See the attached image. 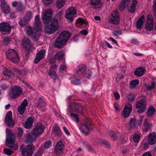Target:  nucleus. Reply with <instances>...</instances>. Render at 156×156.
<instances>
[{"label": "nucleus", "instance_id": "nucleus-1", "mask_svg": "<svg viewBox=\"0 0 156 156\" xmlns=\"http://www.w3.org/2000/svg\"><path fill=\"white\" fill-rule=\"evenodd\" d=\"M63 11L61 10L56 12V16L52 18L53 12L51 9H48L43 14L42 19L43 22L45 23H48L50 21V25L47 24L45 26L44 32L48 34H51L54 33L58 29L59 23L58 21L60 20Z\"/></svg>", "mask_w": 156, "mask_h": 156}, {"label": "nucleus", "instance_id": "nucleus-2", "mask_svg": "<svg viewBox=\"0 0 156 156\" xmlns=\"http://www.w3.org/2000/svg\"><path fill=\"white\" fill-rule=\"evenodd\" d=\"M68 111L71 112L70 116L71 119L76 122H78V115L77 113L78 112V105L75 102H69Z\"/></svg>", "mask_w": 156, "mask_h": 156}, {"label": "nucleus", "instance_id": "nucleus-3", "mask_svg": "<svg viewBox=\"0 0 156 156\" xmlns=\"http://www.w3.org/2000/svg\"><path fill=\"white\" fill-rule=\"evenodd\" d=\"M22 92V88L18 85H15L11 87L9 94L10 98L13 99L18 97Z\"/></svg>", "mask_w": 156, "mask_h": 156}, {"label": "nucleus", "instance_id": "nucleus-4", "mask_svg": "<svg viewBox=\"0 0 156 156\" xmlns=\"http://www.w3.org/2000/svg\"><path fill=\"white\" fill-rule=\"evenodd\" d=\"M6 56L8 59L13 62L16 63L20 61L18 54L16 51L13 49H10L6 52Z\"/></svg>", "mask_w": 156, "mask_h": 156}, {"label": "nucleus", "instance_id": "nucleus-5", "mask_svg": "<svg viewBox=\"0 0 156 156\" xmlns=\"http://www.w3.org/2000/svg\"><path fill=\"white\" fill-rule=\"evenodd\" d=\"M20 148L23 156H31L34 151V147L33 144H30L22 150V145L21 146Z\"/></svg>", "mask_w": 156, "mask_h": 156}, {"label": "nucleus", "instance_id": "nucleus-6", "mask_svg": "<svg viewBox=\"0 0 156 156\" xmlns=\"http://www.w3.org/2000/svg\"><path fill=\"white\" fill-rule=\"evenodd\" d=\"M12 27L8 23L3 22L0 23V32L3 35L9 34Z\"/></svg>", "mask_w": 156, "mask_h": 156}, {"label": "nucleus", "instance_id": "nucleus-7", "mask_svg": "<svg viewBox=\"0 0 156 156\" xmlns=\"http://www.w3.org/2000/svg\"><path fill=\"white\" fill-rule=\"evenodd\" d=\"M4 122L6 126L12 128L15 124V121L12 117V112L11 111L8 112L5 115Z\"/></svg>", "mask_w": 156, "mask_h": 156}, {"label": "nucleus", "instance_id": "nucleus-8", "mask_svg": "<svg viewBox=\"0 0 156 156\" xmlns=\"http://www.w3.org/2000/svg\"><path fill=\"white\" fill-rule=\"evenodd\" d=\"M144 98L139 100L136 103V108H140L137 111L139 113L144 112L146 108V99L145 96H144Z\"/></svg>", "mask_w": 156, "mask_h": 156}, {"label": "nucleus", "instance_id": "nucleus-9", "mask_svg": "<svg viewBox=\"0 0 156 156\" xmlns=\"http://www.w3.org/2000/svg\"><path fill=\"white\" fill-rule=\"evenodd\" d=\"M76 13V10L73 7L69 8L65 12V17L66 18L72 21L74 18L73 16Z\"/></svg>", "mask_w": 156, "mask_h": 156}, {"label": "nucleus", "instance_id": "nucleus-10", "mask_svg": "<svg viewBox=\"0 0 156 156\" xmlns=\"http://www.w3.org/2000/svg\"><path fill=\"white\" fill-rule=\"evenodd\" d=\"M6 133V142L8 145L13 144L15 142V138L14 136L13 133L10 131L9 128H6L5 130Z\"/></svg>", "mask_w": 156, "mask_h": 156}, {"label": "nucleus", "instance_id": "nucleus-11", "mask_svg": "<svg viewBox=\"0 0 156 156\" xmlns=\"http://www.w3.org/2000/svg\"><path fill=\"white\" fill-rule=\"evenodd\" d=\"M44 128L43 125L41 124H38L36 125L33 129L32 135L37 137L42 134L44 131Z\"/></svg>", "mask_w": 156, "mask_h": 156}, {"label": "nucleus", "instance_id": "nucleus-12", "mask_svg": "<svg viewBox=\"0 0 156 156\" xmlns=\"http://www.w3.org/2000/svg\"><path fill=\"white\" fill-rule=\"evenodd\" d=\"M27 33L29 36L32 37L34 41H37L39 38V34H37V32L33 29L30 27L27 28Z\"/></svg>", "mask_w": 156, "mask_h": 156}, {"label": "nucleus", "instance_id": "nucleus-13", "mask_svg": "<svg viewBox=\"0 0 156 156\" xmlns=\"http://www.w3.org/2000/svg\"><path fill=\"white\" fill-rule=\"evenodd\" d=\"M58 66L55 64L51 66L48 73V75L54 80L58 78V76L55 72L57 70Z\"/></svg>", "mask_w": 156, "mask_h": 156}, {"label": "nucleus", "instance_id": "nucleus-14", "mask_svg": "<svg viewBox=\"0 0 156 156\" xmlns=\"http://www.w3.org/2000/svg\"><path fill=\"white\" fill-rule=\"evenodd\" d=\"M91 122L90 120L86 122V124H83L80 126V129L81 132L85 135H88L90 134V129L87 125L91 126L90 124Z\"/></svg>", "mask_w": 156, "mask_h": 156}, {"label": "nucleus", "instance_id": "nucleus-15", "mask_svg": "<svg viewBox=\"0 0 156 156\" xmlns=\"http://www.w3.org/2000/svg\"><path fill=\"white\" fill-rule=\"evenodd\" d=\"M22 44L23 47L27 50L28 53L30 52L32 46L29 38L27 37H24L22 39Z\"/></svg>", "mask_w": 156, "mask_h": 156}, {"label": "nucleus", "instance_id": "nucleus-16", "mask_svg": "<svg viewBox=\"0 0 156 156\" xmlns=\"http://www.w3.org/2000/svg\"><path fill=\"white\" fill-rule=\"evenodd\" d=\"M154 22L152 17L151 15H149L147 16V23L146 25V29L150 31L153 29V25Z\"/></svg>", "mask_w": 156, "mask_h": 156}, {"label": "nucleus", "instance_id": "nucleus-17", "mask_svg": "<svg viewBox=\"0 0 156 156\" xmlns=\"http://www.w3.org/2000/svg\"><path fill=\"white\" fill-rule=\"evenodd\" d=\"M132 110V105L129 103L126 104L125 106L123 111V115L125 118L128 117Z\"/></svg>", "mask_w": 156, "mask_h": 156}, {"label": "nucleus", "instance_id": "nucleus-18", "mask_svg": "<svg viewBox=\"0 0 156 156\" xmlns=\"http://www.w3.org/2000/svg\"><path fill=\"white\" fill-rule=\"evenodd\" d=\"M45 53L46 51L44 50H41L38 51L37 54L34 62L36 64L38 63L42 59L44 58Z\"/></svg>", "mask_w": 156, "mask_h": 156}, {"label": "nucleus", "instance_id": "nucleus-19", "mask_svg": "<svg viewBox=\"0 0 156 156\" xmlns=\"http://www.w3.org/2000/svg\"><path fill=\"white\" fill-rule=\"evenodd\" d=\"M27 106V100L24 99L23 101L22 102L21 105L18 107V111L20 115H23Z\"/></svg>", "mask_w": 156, "mask_h": 156}, {"label": "nucleus", "instance_id": "nucleus-20", "mask_svg": "<svg viewBox=\"0 0 156 156\" xmlns=\"http://www.w3.org/2000/svg\"><path fill=\"white\" fill-rule=\"evenodd\" d=\"M63 148V145L62 141H59L56 145L54 153L57 154H60L62 151Z\"/></svg>", "mask_w": 156, "mask_h": 156}, {"label": "nucleus", "instance_id": "nucleus-21", "mask_svg": "<svg viewBox=\"0 0 156 156\" xmlns=\"http://www.w3.org/2000/svg\"><path fill=\"white\" fill-rule=\"evenodd\" d=\"M71 35L70 33L66 30H65L61 33L59 35L58 37L62 40H65L66 41V42L69 39Z\"/></svg>", "mask_w": 156, "mask_h": 156}, {"label": "nucleus", "instance_id": "nucleus-22", "mask_svg": "<svg viewBox=\"0 0 156 156\" xmlns=\"http://www.w3.org/2000/svg\"><path fill=\"white\" fill-rule=\"evenodd\" d=\"M148 140L150 144L153 145L155 144L156 141V134L152 133L148 136Z\"/></svg>", "mask_w": 156, "mask_h": 156}, {"label": "nucleus", "instance_id": "nucleus-23", "mask_svg": "<svg viewBox=\"0 0 156 156\" xmlns=\"http://www.w3.org/2000/svg\"><path fill=\"white\" fill-rule=\"evenodd\" d=\"M66 43V41L65 40H62L58 37L55 41L54 44V47L58 48H60L63 47V45Z\"/></svg>", "mask_w": 156, "mask_h": 156}, {"label": "nucleus", "instance_id": "nucleus-24", "mask_svg": "<svg viewBox=\"0 0 156 156\" xmlns=\"http://www.w3.org/2000/svg\"><path fill=\"white\" fill-rule=\"evenodd\" d=\"M1 9L3 12L5 14H8L10 12L9 7L4 1L2 2L1 4Z\"/></svg>", "mask_w": 156, "mask_h": 156}, {"label": "nucleus", "instance_id": "nucleus-25", "mask_svg": "<svg viewBox=\"0 0 156 156\" xmlns=\"http://www.w3.org/2000/svg\"><path fill=\"white\" fill-rule=\"evenodd\" d=\"M33 122L34 120L32 117H29L25 123L24 126L25 128L27 129L30 128L32 126Z\"/></svg>", "mask_w": 156, "mask_h": 156}, {"label": "nucleus", "instance_id": "nucleus-26", "mask_svg": "<svg viewBox=\"0 0 156 156\" xmlns=\"http://www.w3.org/2000/svg\"><path fill=\"white\" fill-rule=\"evenodd\" d=\"M145 69L144 67H140L138 68L134 72L135 75L138 76H142L144 74Z\"/></svg>", "mask_w": 156, "mask_h": 156}, {"label": "nucleus", "instance_id": "nucleus-27", "mask_svg": "<svg viewBox=\"0 0 156 156\" xmlns=\"http://www.w3.org/2000/svg\"><path fill=\"white\" fill-rule=\"evenodd\" d=\"M130 0H122L121 2L119 5V7L120 11H122L125 9V6L128 4Z\"/></svg>", "mask_w": 156, "mask_h": 156}, {"label": "nucleus", "instance_id": "nucleus-28", "mask_svg": "<svg viewBox=\"0 0 156 156\" xmlns=\"http://www.w3.org/2000/svg\"><path fill=\"white\" fill-rule=\"evenodd\" d=\"M90 3L94 8H99L101 5L100 0H90Z\"/></svg>", "mask_w": 156, "mask_h": 156}, {"label": "nucleus", "instance_id": "nucleus-29", "mask_svg": "<svg viewBox=\"0 0 156 156\" xmlns=\"http://www.w3.org/2000/svg\"><path fill=\"white\" fill-rule=\"evenodd\" d=\"M64 53L63 51L57 52L55 55V58L57 60H61L63 59Z\"/></svg>", "mask_w": 156, "mask_h": 156}, {"label": "nucleus", "instance_id": "nucleus-30", "mask_svg": "<svg viewBox=\"0 0 156 156\" xmlns=\"http://www.w3.org/2000/svg\"><path fill=\"white\" fill-rule=\"evenodd\" d=\"M144 15L141 16L138 19L136 23V27L138 29H140L141 28L144 22Z\"/></svg>", "mask_w": 156, "mask_h": 156}, {"label": "nucleus", "instance_id": "nucleus-31", "mask_svg": "<svg viewBox=\"0 0 156 156\" xmlns=\"http://www.w3.org/2000/svg\"><path fill=\"white\" fill-rule=\"evenodd\" d=\"M86 69V66L83 64H81L79 66V76H81L84 74Z\"/></svg>", "mask_w": 156, "mask_h": 156}, {"label": "nucleus", "instance_id": "nucleus-32", "mask_svg": "<svg viewBox=\"0 0 156 156\" xmlns=\"http://www.w3.org/2000/svg\"><path fill=\"white\" fill-rule=\"evenodd\" d=\"M137 3L136 0H133L132 5L128 8L129 12L133 13L136 9V6Z\"/></svg>", "mask_w": 156, "mask_h": 156}, {"label": "nucleus", "instance_id": "nucleus-33", "mask_svg": "<svg viewBox=\"0 0 156 156\" xmlns=\"http://www.w3.org/2000/svg\"><path fill=\"white\" fill-rule=\"evenodd\" d=\"M119 21V17H111L109 20V22L112 24L117 25Z\"/></svg>", "mask_w": 156, "mask_h": 156}, {"label": "nucleus", "instance_id": "nucleus-34", "mask_svg": "<svg viewBox=\"0 0 156 156\" xmlns=\"http://www.w3.org/2000/svg\"><path fill=\"white\" fill-rule=\"evenodd\" d=\"M139 81L138 80L132 81L129 83V87L130 88H135L139 84Z\"/></svg>", "mask_w": 156, "mask_h": 156}, {"label": "nucleus", "instance_id": "nucleus-35", "mask_svg": "<svg viewBox=\"0 0 156 156\" xmlns=\"http://www.w3.org/2000/svg\"><path fill=\"white\" fill-rule=\"evenodd\" d=\"M65 3V0H57L56 7L58 9H60L64 6Z\"/></svg>", "mask_w": 156, "mask_h": 156}, {"label": "nucleus", "instance_id": "nucleus-36", "mask_svg": "<svg viewBox=\"0 0 156 156\" xmlns=\"http://www.w3.org/2000/svg\"><path fill=\"white\" fill-rule=\"evenodd\" d=\"M155 112V109L153 106H150L147 112V115L148 116L151 117Z\"/></svg>", "mask_w": 156, "mask_h": 156}, {"label": "nucleus", "instance_id": "nucleus-37", "mask_svg": "<svg viewBox=\"0 0 156 156\" xmlns=\"http://www.w3.org/2000/svg\"><path fill=\"white\" fill-rule=\"evenodd\" d=\"M3 74L4 76L9 77L13 76L14 75L13 72L9 69L5 70L3 72Z\"/></svg>", "mask_w": 156, "mask_h": 156}, {"label": "nucleus", "instance_id": "nucleus-38", "mask_svg": "<svg viewBox=\"0 0 156 156\" xmlns=\"http://www.w3.org/2000/svg\"><path fill=\"white\" fill-rule=\"evenodd\" d=\"M32 17V13L31 11H29L27 12L24 17L25 19L27 20V21L29 22Z\"/></svg>", "mask_w": 156, "mask_h": 156}, {"label": "nucleus", "instance_id": "nucleus-39", "mask_svg": "<svg viewBox=\"0 0 156 156\" xmlns=\"http://www.w3.org/2000/svg\"><path fill=\"white\" fill-rule=\"evenodd\" d=\"M129 126L130 128L134 129L136 126V121L135 118H131L130 120Z\"/></svg>", "mask_w": 156, "mask_h": 156}, {"label": "nucleus", "instance_id": "nucleus-40", "mask_svg": "<svg viewBox=\"0 0 156 156\" xmlns=\"http://www.w3.org/2000/svg\"><path fill=\"white\" fill-rule=\"evenodd\" d=\"M34 30L37 32V34H39L38 32L41 30V26L40 22L35 23L34 27Z\"/></svg>", "mask_w": 156, "mask_h": 156}, {"label": "nucleus", "instance_id": "nucleus-41", "mask_svg": "<svg viewBox=\"0 0 156 156\" xmlns=\"http://www.w3.org/2000/svg\"><path fill=\"white\" fill-rule=\"evenodd\" d=\"M54 131L55 136L58 137H60L62 136V132L60 129L58 127L54 128Z\"/></svg>", "mask_w": 156, "mask_h": 156}, {"label": "nucleus", "instance_id": "nucleus-42", "mask_svg": "<svg viewBox=\"0 0 156 156\" xmlns=\"http://www.w3.org/2000/svg\"><path fill=\"white\" fill-rule=\"evenodd\" d=\"M140 135L139 134L137 133L134 134L133 137V140L134 143H138L140 140Z\"/></svg>", "mask_w": 156, "mask_h": 156}, {"label": "nucleus", "instance_id": "nucleus-43", "mask_svg": "<svg viewBox=\"0 0 156 156\" xmlns=\"http://www.w3.org/2000/svg\"><path fill=\"white\" fill-rule=\"evenodd\" d=\"M45 103L44 100L41 98H40L38 101L37 106L38 107L41 108L45 105Z\"/></svg>", "mask_w": 156, "mask_h": 156}, {"label": "nucleus", "instance_id": "nucleus-44", "mask_svg": "<svg viewBox=\"0 0 156 156\" xmlns=\"http://www.w3.org/2000/svg\"><path fill=\"white\" fill-rule=\"evenodd\" d=\"M34 140L35 138L33 137L32 136L29 134L27 136L25 139V142H31L34 141Z\"/></svg>", "mask_w": 156, "mask_h": 156}, {"label": "nucleus", "instance_id": "nucleus-45", "mask_svg": "<svg viewBox=\"0 0 156 156\" xmlns=\"http://www.w3.org/2000/svg\"><path fill=\"white\" fill-rule=\"evenodd\" d=\"M155 83L154 82H152L151 84H149L146 86V87L147 89L149 90H152L155 88Z\"/></svg>", "mask_w": 156, "mask_h": 156}, {"label": "nucleus", "instance_id": "nucleus-46", "mask_svg": "<svg viewBox=\"0 0 156 156\" xmlns=\"http://www.w3.org/2000/svg\"><path fill=\"white\" fill-rule=\"evenodd\" d=\"M23 133V130L22 128L19 127L17 129V136L20 138L22 136Z\"/></svg>", "mask_w": 156, "mask_h": 156}, {"label": "nucleus", "instance_id": "nucleus-47", "mask_svg": "<svg viewBox=\"0 0 156 156\" xmlns=\"http://www.w3.org/2000/svg\"><path fill=\"white\" fill-rule=\"evenodd\" d=\"M27 20L25 19L24 18L23 20H21L19 21V24L21 27H24L28 23Z\"/></svg>", "mask_w": 156, "mask_h": 156}, {"label": "nucleus", "instance_id": "nucleus-48", "mask_svg": "<svg viewBox=\"0 0 156 156\" xmlns=\"http://www.w3.org/2000/svg\"><path fill=\"white\" fill-rule=\"evenodd\" d=\"M108 134L112 140H115L117 137V136L115 133L112 131H109Z\"/></svg>", "mask_w": 156, "mask_h": 156}, {"label": "nucleus", "instance_id": "nucleus-49", "mask_svg": "<svg viewBox=\"0 0 156 156\" xmlns=\"http://www.w3.org/2000/svg\"><path fill=\"white\" fill-rule=\"evenodd\" d=\"M153 9L154 15L155 17V18L156 19V0H154L153 1ZM155 30H156V23L155 24Z\"/></svg>", "mask_w": 156, "mask_h": 156}, {"label": "nucleus", "instance_id": "nucleus-50", "mask_svg": "<svg viewBox=\"0 0 156 156\" xmlns=\"http://www.w3.org/2000/svg\"><path fill=\"white\" fill-rule=\"evenodd\" d=\"M3 151L5 153L8 155H10L13 152L11 149L7 148H4Z\"/></svg>", "mask_w": 156, "mask_h": 156}, {"label": "nucleus", "instance_id": "nucleus-51", "mask_svg": "<svg viewBox=\"0 0 156 156\" xmlns=\"http://www.w3.org/2000/svg\"><path fill=\"white\" fill-rule=\"evenodd\" d=\"M59 71L62 73H64L66 71V66L64 65H61L59 68Z\"/></svg>", "mask_w": 156, "mask_h": 156}, {"label": "nucleus", "instance_id": "nucleus-52", "mask_svg": "<svg viewBox=\"0 0 156 156\" xmlns=\"http://www.w3.org/2000/svg\"><path fill=\"white\" fill-rule=\"evenodd\" d=\"M127 97L129 101H134V95L133 94L129 93L128 94Z\"/></svg>", "mask_w": 156, "mask_h": 156}, {"label": "nucleus", "instance_id": "nucleus-53", "mask_svg": "<svg viewBox=\"0 0 156 156\" xmlns=\"http://www.w3.org/2000/svg\"><path fill=\"white\" fill-rule=\"evenodd\" d=\"M88 30L87 28L85 29H83L80 32V33L81 34L86 36L88 34Z\"/></svg>", "mask_w": 156, "mask_h": 156}, {"label": "nucleus", "instance_id": "nucleus-54", "mask_svg": "<svg viewBox=\"0 0 156 156\" xmlns=\"http://www.w3.org/2000/svg\"><path fill=\"white\" fill-rule=\"evenodd\" d=\"M111 15V17H119V13H118V11L117 10H115L112 12V13Z\"/></svg>", "mask_w": 156, "mask_h": 156}, {"label": "nucleus", "instance_id": "nucleus-55", "mask_svg": "<svg viewBox=\"0 0 156 156\" xmlns=\"http://www.w3.org/2000/svg\"><path fill=\"white\" fill-rule=\"evenodd\" d=\"M112 34L113 35L115 36H118L122 34V31L120 30H114L112 32Z\"/></svg>", "mask_w": 156, "mask_h": 156}, {"label": "nucleus", "instance_id": "nucleus-56", "mask_svg": "<svg viewBox=\"0 0 156 156\" xmlns=\"http://www.w3.org/2000/svg\"><path fill=\"white\" fill-rule=\"evenodd\" d=\"M23 9V5L21 3H19L16 8L17 11L19 12L21 11Z\"/></svg>", "mask_w": 156, "mask_h": 156}, {"label": "nucleus", "instance_id": "nucleus-57", "mask_svg": "<svg viewBox=\"0 0 156 156\" xmlns=\"http://www.w3.org/2000/svg\"><path fill=\"white\" fill-rule=\"evenodd\" d=\"M84 74L86 77L89 78L91 76L92 74V73L91 70H89L87 71L85 73H84Z\"/></svg>", "mask_w": 156, "mask_h": 156}, {"label": "nucleus", "instance_id": "nucleus-58", "mask_svg": "<svg viewBox=\"0 0 156 156\" xmlns=\"http://www.w3.org/2000/svg\"><path fill=\"white\" fill-rule=\"evenodd\" d=\"M144 126L146 129V131H147L150 128V125L147 119H145V122H144Z\"/></svg>", "mask_w": 156, "mask_h": 156}, {"label": "nucleus", "instance_id": "nucleus-59", "mask_svg": "<svg viewBox=\"0 0 156 156\" xmlns=\"http://www.w3.org/2000/svg\"><path fill=\"white\" fill-rule=\"evenodd\" d=\"M144 117V115H141L140 117V119L137 122V124L140 126L141 125L142 122V120L143 119Z\"/></svg>", "mask_w": 156, "mask_h": 156}, {"label": "nucleus", "instance_id": "nucleus-60", "mask_svg": "<svg viewBox=\"0 0 156 156\" xmlns=\"http://www.w3.org/2000/svg\"><path fill=\"white\" fill-rule=\"evenodd\" d=\"M80 23L81 25L85 24H87V22L84 19L81 18H79V23Z\"/></svg>", "mask_w": 156, "mask_h": 156}, {"label": "nucleus", "instance_id": "nucleus-61", "mask_svg": "<svg viewBox=\"0 0 156 156\" xmlns=\"http://www.w3.org/2000/svg\"><path fill=\"white\" fill-rule=\"evenodd\" d=\"M10 40V39L8 37L5 38L3 41V42L5 45L7 46L8 45L9 43Z\"/></svg>", "mask_w": 156, "mask_h": 156}, {"label": "nucleus", "instance_id": "nucleus-62", "mask_svg": "<svg viewBox=\"0 0 156 156\" xmlns=\"http://www.w3.org/2000/svg\"><path fill=\"white\" fill-rule=\"evenodd\" d=\"M51 145V142L50 141L45 142L44 143V146L45 148H48Z\"/></svg>", "mask_w": 156, "mask_h": 156}, {"label": "nucleus", "instance_id": "nucleus-63", "mask_svg": "<svg viewBox=\"0 0 156 156\" xmlns=\"http://www.w3.org/2000/svg\"><path fill=\"white\" fill-rule=\"evenodd\" d=\"M9 147L11 149L16 150L18 149V147L16 145L13 144H9L8 145Z\"/></svg>", "mask_w": 156, "mask_h": 156}, {"label": "nucleus", "instance_id": "nucleus-64", "mask_svg": "<svg viewBox=\"0 0 156 156\" xmlns=\"http://www.w3.org/2000/svg\"><path fill=\"white\" fill-rule=\"evenodd\" d=\"M0 87L3 90H6L8 88L7 86L5 83H2Z\"/></svg>", "mask_w": 156, "mask_h": 156}]
</instances>
